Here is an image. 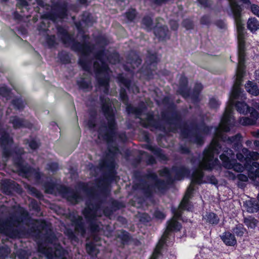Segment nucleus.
I'll return each mask as SVG.
<instances>
[{"instance_id":"1","label":"nucleus","mask_w":259,"mask_h":259,"mask_svg":"<svg viewBox=\"0 0 259 259\" xmlns=\"http://www.w3.org/2000/svg\"><path fill=\"white\" fill-rule=\"evenodd\" d=\"M163 103L168 104V110L162 111L161 116L164 122L169 125V131L175 133L179 129L182 139L202 146L204 143V136L210 133L212 127L206 125L203 121L199 124L192 122L190 124L192 130H190L186 122H182V115L177 111V106L173 102H169V99L165 97Z\"/></svg>"},{"instance_id":"2","label":"nucleus","mask_w":259,"mask_h":259,"mask_svg":"<svg viewBox=\"0 0 259 259\" xmlns=\"http://www.w3.org/2000/svg\"><path fill=\"white\" fill-rule=\"evenodd\" d=\"M102 111L107 120V123L103 126L105 128L103 131L99 129V138H102L108 145L113 143L117 136V125L115 119V113L112 107V103L108 97L103 95L99 97ZM108 150L109 153L114 154L118 151L116 146L109 145Z\"/></svg>"},{"instance_id":"3","label":"nucleus","mask_w":259,"mask_h":259,"mask_svg":"<svg viewBox=\"0 0 259 259\" xmlns=\"http://www.w3.org/2000/svg\"><path fill=\"white\" fill-rule=\"evenodd\" d=\"M57 34L64 44H70L72 42L71 49L77 52L81 53L78 60V64L81 67L83 70L90 72L91 70V62L88 60V57L90 53L94 49L95 46L91 45L88 40L90 39L88 34L81 35V38L83 42L81 43L75 41L69 33L67 29L62 26L57 27Z\"/></svg>"},{"instance_id":"4","label":"nucleus","mask_w":259,"mask_h":259,"mask_svg":"<svg viewBox=\"0 0 259 259\" xmlns=\"http://www.w3.org/2000/svg\"><path fill=\"white\" fill-rule=\"evenodd\" d=\"M144 177L151 179L154 182L150 183L144 179H141L139 183L133 186V188L140 191L145 198L149 200L154 198L155 194H164L169 189V186L173 184L175 181H177L175 179V176L173 178L171 174L166 177V180H164L158 178L157 174L153 171L148 172Z\"/></svg>"},{"instance_id":"5","label":"nucleus","mask_w":259,"mask_h":259,"mask_svg":"<svg viewBox=\"0 0 259 259\" xmlns=\"http://www.w3.org/2000/svg\"><path fill=\"white\" fill-rule=\"evenodd\" d=\"M126 105V111L128 114H133L136 116V118L140 119V124L144 128H147L150 127H153L155 129L161 131H164L165 126L161 124L158 119H156L153 112H148L146 114V117L145 118H140L143 110L146 108L144 104L139 107H136L129 104V102Z\"/></svg>"},{"instance_id":"6","label":"nucleus","mask_w":259,"mask_h":259,"mask_svg":"<svg viewBox=\"0 0 259 259\" xmlns=\"http://www.w3.org/2000/svg\"><path fill=\"white\" fill-rule=\"evenodd\" d=\"M241 92L240 83H235L230 96L229 104L226 107L225 112L221 119L222 126L226 132H229L231 127L234 125L235 119L232 116L234 102L235 100L239 98Z\"/></svg>"},{"instance_id":"7","label":"nucleus","mask_w":259,"mask_h":259,"mask_svg":"<svg viewBox=\"0 0 259 259\" xmlns=\"http://www.w3.org/2000/svg\"><path fill=\"white\" fill-rule=\"evenodd\" d=\"M44 188L48 194H53L56 190L63 198L73 204H77L82 199L79 192L63 185H58L50 181L45 183Z\"/></svg>"},{"instance_id":"8","label":"nucleus","mask_w":259,"mask_h":259,"mask_svg":"<svg viewBox=\"0 0 259 259\" xmlns=\"http://www.w3.org/2000/svg\"><path fill=\"white\" fill-rule=\"evenodd\" d=\"M16 156L13 158V163L17 168L19 174L25 178L33 177L37 181H39L42 174L38 168H35L30 166L28 163H25L21 153L19 151L16 152Z\"/></svg>"},{"instance_id":"9","label":"nucleus","mask_w":259,"mask_h":259,"mask_svg":"<svg viewBox=\"0 0 259 259\" xmlns=\"http://www.w3.org/2000/svg\"><path fill=\"white\" fill-rule=\"evenodd\" d=\"M68 6L67 0L52 2L50 11L45 14V17L53 22L63 20L68 15Z\"/></svg>"},{"instance_id":"10","label":"nucleus","mask_w":259,"mask_h":259,"mask_svg":"<svg viewBox=\"0 0 259 259\" xmlns=\"http://www.w3.org/2000/svg\"><path fill=\"white\" fill-rule=\"evenodd\" d=\"M108 168V171L104 174L102 179L98 181V187L100 193L104 196H107L110 193L109 186L112 183L116 181L117 172L113 164H108L106 162L101 165V167Z\"/></svg>"},{"instance_id":"11","label":"nucleus","mask_w":259,"mask_h":259,"mask_svg":"<svg viewBox=\"0 0 259 259\" xmlns=\"http://www.w3.org/2000/svg\"><path fill=\"white\" fill-rule=\"evenodd\" d=\"M242 141L232 144V148L237 152L236 158L244 164L245 167H251L252 160L259 159V153L250 151L246 148H242Z\"/></svg>"},{"instance_id":"12","label":"nucleus","mask_w":259,"mask_h":259,"mask_svg":"<svg viewBox=\"0 0 259 259\" xmlns=\"http://www.w3.org/2000/svg\"><path fill=\"white\" fill-rule=\"evenodd\" d=\"M14 140L10 136L9 133L5 130L1 132L0 145L2 148V155L5 158H9L13 156V158L16 156V152L19 151L21 153V156L23 154V149H18L12 150L10 147L13 144Z\"/></svg>"},{"instance_id":"13","label":"nucleus","mask_w":259,"mask_h":259,"mask_svg":"<svg viewBox=\"0 0 259 259\" xmlns=\"http://www.w3.org/2000/svg\"><path fill=\"white\" fill-rule=\"evenodd\" d=\"M230 7L236 25L237 37H244L245 36V28L242 18L243 8L241 6L238 4L236 1L232 2L230 3Z\"/></svg>"},{"instance_id":"14","label":"nucleus","mask_w":259,"mask_h":259,"mask_svg":"<svg viewBox=\"0 0 259 259\" xmlns=\"http://www.w3.org/2000/svg\"><path fill=\"white\" fill-rule=\"evenodd\" d=\"M106 56L105 48L104 46H100V49L94 53V57L99 60L101 64L95 61L94 62L95 71L97 73H102L109 70V66L105 61V58Z\"/></svg>"},{"instance_id":"15","label":"nucleus","mask_w":259,"mask_h":259,"mask_svg":"<svg viewBox=\"0 0 259 259\" xmlns=\"http://www.w3.org/2000/svg\"><path fill=\"white\" fill-rule=\"evenodd\" d=\"M2 187L4 193L11 195L13 192L20 194L22 192L21 186L17 182L10 179H6L3 181Z\"/></svg>"},{"instance_id":"16","label":"nucleus","mask_w":259,"mask_h":259,"mask_svg":"<svg viewBox=\"0 0 259 259\" xmlns=\"http://www.w3.org/2000/svg\"><path fill=\"white\" fill-rule=\"evenodd\" d=\"M153 33L160 41L170 38V34L167 26L165 25H160L159 23H157L153 27Z\"/></svg>"},{"instance_id":"17","label":"nucleus","mask_w":259,"mask_h":259,"mask_svg":"<svg viewBox=\"0 0 259 259\" xmlns=\"http://www.w3.org/2000/svg\"><path fill=\"white\" fill-rule=\"evenodd\" d=\"M24 232V229L14 228L9 225H3L0 226V233L12 239L20 238Z\"/></svg>"},{"instance_id":"18","label":"nucleus","mask_w":259,"mask_h":259,"mask_svg":"<svg viewBox=\"0 0 259 259\" xmlns=\"http://www.w3.org/2000/svg\"><path fill=\"white\" fill-rule=\"evenodd\" d=\"M221 144L217 140L213 141L210 146L204 150L203 152L204 157L210 161L212 160L215 154L218 155L221 153Z\"/></svg>"},{"instance_id":"19","label":"nucleus","mask_w":259,"mask_h":259,"mask_svg":"<svg viewBox=\"0 0 259 259\" xmlns=\"http://www.w3.org/2000/svg\"><path fill=\"white\" fill-rule=\"evenodd\" d=\"M171 171L175 176L177 181L184 180L186 177H189L191 174V171L189 168L184 165H173L171 167Z\"/></svg>"},{"instance_id":"20","label":"nucleus","mask_w":259,"mask_h":259,"mask_svg":"<svg viewBox=\"0 0 259 259\" xmlns=\"http://www.w3.org/2000/svg\"><path fill=\"white\" fill-rule=\"evenodd\" d=\"M9 123L12 124L13 127L15 130L22 128H30L32 126L31 124L27 120L23 118H20L17 115L11 116Z\"/></svg>"},{"instance_id":"21","label":"nucleus","mask_w":259,"mask_h":259,"mask_svg":"<svg viewBox=\"0 0 259 259\" xmlns=\"http://www.w3.org/2000/svg\"><path fill=\"white\" fill-rule=\"evenodd\" d=\"M182 225L175 218H171L167 222V227L163 234L169 237L170 233L173 232H178L181 230Z\"/></svg>"},{"instance_id":"22","label":"nucleus","mask_w":259,"mask_h":259,"mask_svg":"<svg viewBox=\"0 0 259 259\" xmlns=\"http://www.w3.org/2000/svg\"><path fill=\"white\" fill-rule=\"evenodd\" d=\"M97 210L91 205V203L86 202V207L83 209L82 213L87 221H95L97 217Z\"/></svg>"},{"instance_id":"23","label":"nucleus","mask_w":259,"mask_h":259,"mask_svg":"<svg viewBox=\"0 0 259 259\" xmlns=\"http://www.w3.org/2000/svg\"><path fill=\"white\" fill-rule=\"evenodd\" d=\"M143 147L151 151L157 158L161 160H167L166 155L163 153V150L156 145L153 146L150 144H145Z\"/></svg>"},{"instance_id":"24","label":"nucleus","mask_w":259,"mask_h":259,"mask_svg":"<svg viewBox=\"0 0 259 259\" xmlns=\"http://www.w3.org/2000/svg\"><path fill=\"white\" fill-rule=\"evenodd\" d=\"M71 221L75 231L81 233L82 235H84L85 233V224L81 217L78 216L76 217L74 216Z\"/></svg>"},{"instance_id":"25","label":"nucleus","mask_w":259,"mask_h":259,"mask_svg":"<svg viewBox=\"0 0 259 259\" xmlns=\"http://www.w3.org/2000/svg\"><path fill=\"white\" fill-rule=\"evenodd\" d=\"M118 80L120 83L123 84L129 91L132 90L133 92L135 93L134 92V90H135L137 93H139V88L135 84H132L131 79L120 74L118 76Z\"/></svg>"},{"instance_id":"26","label":"nucleus","mask_w":259,"mask_h":259,"mask_svg":"<svg viewBox=\"0 0 259 259\" xmlns=\"http://www.w3.org/2000/svg\"><path fill=\"white\" fill-rule=\"evenodd\" d=\"M222 240L228 246H234L237 242L235 235L229 231L225 232L221 236Z\"/></svg>"},{"instance_id":"27","label":"nucleus","mask_w":259,"mask_h":259,"mask_svg":"<svg viewBox=\"0 0 259 259\" xmlns=\"http://www.w3.org/2000/svg\"><path fill=\"white\" fill-rule=\"evenodd\" d=\"M152 66L144 63L139 71L142 75L145 76L147 80H150L153 78L155 69H152Z\"/></svg>"},{"instance_id":"28","label":"nucleus","mask_w":259,"mask_h":259,"mask_svg":"<svg viewBox=\"0 0 259 259\" xmlns=\"http://www.w3.org/2000/svg\"><path fill=\"white\" fill-rule=\"evenodd\" d=\"M204 176V172L201 169H196L192 175L191 183L198 185L204 183L205 182L203 180Z\"/></svg>"},{"instance_id":"29","label":"nucleus","mask_w":259,"mask_h":259,"mask_svg":"<svg viewBox=\"0 0 259 259\" xmlns=\"http://www.w3.org/2000/svg\"><path fill=\"white\" fill-rule=\"evenodd\" d=\"M244 207L249 213H254L259 211V203L254 200H246L244 202Z\"/></svg>"},{"instance_id":"30","label":"nucleus","mask_w":259,"mask_h":259,"mask_svg":"<svg viewBox=\"0 0 259 259\" xmlns=\"http://www.w3.org/2000/svg\"><path fill=\"white\" fill-rule=\"evenodd\" d=\"M252 160L251 167H245L248 169V176L253 180L259 178V164Z\"/></svg>"},{"instance_id":"31","label":"nucleus","mask_w":259,"mask_h":259,"mask_svg":"<svg viewBox=\"0 0 259 259\" xmlns=\"http://www.w3.org/2000/svg\"><path fill=\"white\" fill-rule=\"evenodd\" d=\"M246 91L252 96L259 95V89L256 83L248 80L245 84Z\"/></svg>"},{"instance_id":"32","label":"nucleus","mask_w":259,"mask_h":259,"mask_svg":"<svg viewBox=\"0 0 259 259\" xmlns=\"http://www.w3.org/2000/svg\"><path fill=\"white\" fill-rule=\"evenodd\" d=\"M234 106L239 113L243 114H247L248 108H250L245 102L240 101H238L236 103L234 102Z\"/></svg>"},{"instance_id":"33","label":"nucleus","mask_w":259,"mask_h":259,"mask_svg":"<svg viewBox=\"0 0 259 259\" xmlns=\"http://www.w3.org/2000/svg\"><path fill=\"white\" fill-rule=\"evenodd\" d=\"M247 27L251 32H254L259 30V22L255 17L250 18L247 21Z\"/></svg>"},{"instance_id":"34","label":"nucleus","mask_w":259,"mask_h":259,"mask_svg":"<svg viewBox=\"0 0 259 259\" xmlns=\"http://www.w3.org/2000/svg\"><path fill=\"white\" fill-rule=\"evenodd\" d=\"M232 232L234 235L239 237L243 236L245 233H247V229L244 228L243 225L240 223L232 229Z\"/></svg>"},{"instance_id":"35","label":"nucleus","mask_w":259,"mask_h":259,"mask_svg":"<svg viewBox=\"0 0 259 259\" xmlns=\"http://www.w3.org/2000/svg\"><path fill=\"white\" fill-rule=\"evenodd\" d=\"M141 23L148 31L153 29V20L150 16H144L142 19Z\"/></svg>"},{"instance_id":"36","label":"nucleus","mask_w":259,"mask_h":259,"mask_svg":"<svg viewBox=\"0 0 259 259\" xmlns=\"http://www.w3.org/2000/svg\"><path fill=\"white\" fill-rule=\"evenodd\" d=\"M243 222L248 228L252 229H255L258 223V221L252 216L244 217Z\"/></svg>"},{"instance_id":"37","label":"nucleus","mask_w":259,"mask_h":259,"mask_svg":"<svg viewBox=\"0 0 259 259\" xmlns=\"http://www.w3.org/2000/svg\"><path fill=\"white\" fill-rule=\"evenodd\" d=\"M117 237L120 239L123 245L128 244L129 242L132 240V237L130 234L124 230H121L120 233L118 235Z\"/></svg>"},{"instance_id":"38","label":"nucleus","mask_w":259,"mask_h":259,"mask_svg":"<svg viewBox=\"0 0 259 259\" xmlns=\"http://www.w3.org/2000/svg\"><path fill=\"white\" fill-rule=\"evenodd\" d=\"M190 198H186L184 197L182 200L179 207L183 210L190 211L193 207V205L192 202L190 201Z\"/></svg>"},{"instance_id":"39","label":"nucleus","mask_w":259,"mask_h":259,"mask_svg":"<svg viewBox=\"0 0 259 259\" xmlns=\"http://www.w3.org/2000/svg\"><path fill=\"white\" fill-rule=\"evenodd\" d=\"M11 103L13 106L14 109L18 110H23L25 107L26 103L21 98H15L12 99Z\"/></svg>"},{"instance_id":"40","label":"nucleus","mask_w":259,"mask_h":259,"mask_svg":"<svg viewBox=\"0 0 259 259\" xmlns=\"http://www.w3.org/2000/svg\"><path fill=\"white\" fill-rule=\"evenodd\" d=\"M77 188L78 190L82 191L89 195H94V189L90 187L88 184L85 182H80L77 184Z\"/></svg>"},{"instance_id":"41","label":"nucleus","mask_w":259,"mask_h":259,"mask_svg":"<svg viewBox=\"0 0 259 259\" xmlns=\"http://www.w3.org/2000/svg\"><path fill=\"white\" fill-rule=\"evenodd\" d=\"M58 58L63 64H68L71 63V58L68 53L62 51L58 54Z\"/></svg>"},{"instance_id":"42","label":"nucleus","mask_w":259,"mask_h":259,"mask_svg":"<svg viewBox=\"0 0 259 259\" xmlns=\"http://www.w3.org/2000/svg\"><path fill=\"white\" fill-rule=\"evenodd\" d=\"M127 60L129 63L132 66H134V68H135V66L138 67L141 64L142 62L141 58L137 54H134L133 56L129 55L128 56Z\"/></svg>"},{"instance_id":"43","label":"nucleus","mask_w":259,"mask_h":259,"mask_svg":"<svg viewBox=\"0 0 259 259\" xmlns=\"http://www.w3.org/2000/svg\"><path fill=\"white\" fill-rule=\"evenodd\" d=\"M16 7L20 10L21 13H24V9H25L27 12H29L30 5L29 4L27 0H16Z\"/></svg>"},{"instance_id":"44","label":"nucleus","mask_w":259,"mask_h":259,"mask_svg":"<svg viewBox=\"0 0 259 259\" xmlns=\"http://www.w3.org/2000/svg\"><path fill=\"white\" fill-rule=\"evenodd\" d=\"M138 13L135 8H130L125 13L124 16L130 22H133L136 19Z\"/></svg>"},{"instance_id":"45","label":"nucleus","mask_w":259,"mask_h":259,"mask_svg":"<svg viewBox=\"0 0 259 259\" xmlns=\"http://www.w3.org/2000/svg\"><path fill=\"white\" fill-rule=\"evenodd\" d=\"M96 79L99 86L103 87L110 83V77L108 75H105L103 77H99L98 75L101 73H97L96 72Z\"/></svg>"},{"instance_id":"46","label":"nucleus","mask_w":259,"mask_h":259,"mask_svg":"<svg viewBox=\"0 0 259 259\" xmlns=\"http://www.w3.org/2000/svg\"><path fill=\"white\" fill-rule=\"evenodd\" d=\"M230 157V156L226 155L225 154H221L220 155V158L222 161V164L226 168H231L233 166Z\"/></svg>"},{"instance_id":"47","label":"nucleus","mask_w":259,"mask_h":259,"mask_svg":"<svg viewBox=\"0 0 259 259\" xmlns=\"http://www.w3.org/2000/svg\"><path fill=\"white\" fill-rule=\"evenodd\" d=\"M169 237L165 236L163 234L161 238L158 241L154 249L157 250L160 252H162V250L163 248L164 245L166 244Z\"/></svg>"},{"instance_id":"48","label":"nucleus","mask_w":259,"mask_h":259,"mask_svg":"<svg viewBox=\"0 0 259 259\" xmlns=\"http://www.w3.org/2000/svg\"><path fill=\"white\" fill-rule=\"evenodd\" d=\"M207 221L212 225H217L220 221L218 216L214 212H209L207 215Z\"/></svg>"},{"instance_id":"49","label":"nucleus","mask_w":259,"mask_h":259,"mask_svg":"<svg viewBox=\"0 0 259 259\" xmlns=\"http://www.w3.org/2000/svg\"><path fill=\"white\" fill-rule=\"evenodd\" d=\"M145 64L156 67L157 64V56L156 54H151L148 57Z\"/></svg>"},{"instance_id":"50","label":"nucleus","mask_w":259,"mask_h":259,"mask_svg":"<svg viewBox=\"0 0 259 259\" xmlns=\"http://www.w3.org/2000/svg\"><path fill=\"white\" fill-rule=\"evenodd\" d=\"M119 99L124 104H127L129 102V98L126 89L122 87L120 88L119 90Z\"/></svg>"},{"instance_id":"51","label":"nucleus","mask_w":259,"mask_h":259,"mask_svg":"<svg viewBox=\"0 0 259 259\" xmlns=\"http://www.w3.org/2000/svg\"><path fill=\"white\" fill-rule=\"evenodd\" d=\"M46 41L50 48H52L57 45L56 38L55 35L47 34L46 37Z\"/></svg>"},{"instance_id":"52","label":"nucleus","mask_w":259,"mask_h":259,"mask_svg":"<svg viewBox=\"0 0 259 259\" xmlns=\"http://www.w3.org/2000/svg\"><path fill=\"white\" fill-rule=\"evenodd\" d=\"M28 190L30 194L33 196L35 197L39 200H42L44 198V195L42 193L37 189L35 187L30 186Z\"/></svg>"},{"instance_id":"53","label":"nucleus","mask_w":259,"mask_h":259,"mask_svg":"<svg viewBox=\"0 0 259 259\" xmlns=\"http://www.w3.org/2000/svg\"><path fill=\"white\" fill-rule=\"evenodd\" d=\"M81 20L86 25L92 24L93 21L92 14L87 12H83L82 15Z\"/></svg>"},{"instance_id":"54","label":"nucleus","mask_w":259,"mask_h":259,"mask_svg":"<svg viewBox=\"0 0 259 259\" xmlns=\"http://www.w3.org/2000/svg\"><path fill=\"white\" fill-rule=\"evenodd\" d=\"M178 92L184 98H187L190 96L191 91L188 87H179Z\"/></svg>"},{"instance_id":"55","label":"nucleus","mask_w":259,"mask_h":259,"mask_svg":"<svg viewBox=\"0 0 259 259\" xmlns=\"http://www.w3.org/2000/svg\"><path fill=\"white\" fill-rule=\"evenodd\" d=\"M124 206L122 202L117 200H113L110 204V207L114 212L123 208Z\"/></svg>"},{"instance_id":"56","label":"nucleus","mask_w":259,"mask_h":259,"mask_svg":"<svg viewBox=\"0 0 259 259\" xmlns=\"http://www.w3.org/2000/svg\"><path fill=\"white\" fill-rule=\"evenodd\" d=\"M85 249L87 252L91 255H92L95 253L96 250V246L94 243L90 242L87 243L85 245Z\"/></svg>"},{"instance_id":"57","label":"nucleus","mask_w":259,"mask_h":259,"mask_svg":"<svg viewBox=\"0 0 259 259\" xmlns=\"http://www.w3.org/2000/svg\"><path fill=\"white\" fill-rule=\"evenodd\" d=\"M200 94H199V92L195 91H193V92H190V98L192 100V102L194 105L198 104L200 102V99L199 98Z\"/></svg>"},{"instance_id":"58","label":"nucleus","mask_w":259,"mask_h":259,"mask_svg":"<svg viewBox=\"0 0 259 259\" xmlns=\"http://www.w3.org/2000/svg\"><path fill=\"white\" fill-rule=\"evenodd\" d=\"M242 136L240 134L238 133L233 136L228 137L227 141L229 143L233 144L242 141Z\"/></svg>"},{"instance_id":"59","label":"nucleus","mask_w":259,"mask_h":259,"mask_svg":"<svg viewBox=\"0 0 259 259\" xmlns=\"http://www.w3.org/2000/svg\"><path fill=\"white\" fill-rule=\"evenodd\" d=\"M77 84L79 89L81 90L88 89L90 87L91 82L87 81L84 78L77 81Z\"/></svg>"},{"instance_id":"60","label":"nucleus","mask_w":259,"mask_h":259,"mask_svg":"<svg viewBox=\"0 0 259 259\" xmlns=\"http://www.w3.org/2000/svg\"><path fill=\"white\" fill-rule=\"evenodd\" d=\"M240 121L241 124L244 126L253 125L256 123L254 120H253L251 117H242Z\"/></svg>"},{"instance_id":"61","label":"nucleus","mask_w":259,"mask_h":259,"mask_svg":"<svg viewBox=\"0 0 259 259\" xmlns=\"http://www.w3.org/2000/svg\"><path fill=\"white\" fill-rule=\"evenodd\" d=\"M89 223V229L92 233H97L100 231V227L95 221H87Z\"/></svg>"},{"instance_id":"62","label":"nucleus","mask_w":259,"mask_h":259,"mask_svg":"<svg viewBox=\"0 0 259 259\" xmlns=\"http://www.w3.org/2000/svg\"><path fill=\"white\" fill-rule=\"evenodd\" d=\"M96 42L98 45H100V46H104V48L109 44L108 39L104 36H98L96 38Z\"/></svg>"},{"instance_id":"63","label":"nucleus","mask_w":259,"mask_h":259,"mask_svg":"<svg viewBox=\"0 0 259 259\" xmlns=\"http://www.w3.org/2000/svg\"><path fill=\"white\" fill-rule=\"evenodd\" d=\"M247 113H249L250 117H251L253 120H254V121L256 122L259 116L257 111L254 108L250 107L249 108H248Z\"/></svg>"},{"instance_id":"64","label":"nucleus","mask_w":259,"mask_h":259,"mask_svg":"<svg viewBox=\"0 0 259 259\" xmlns=\"http://www.w3.org/2000/svg\"><path fill=\"white\" fill-rule=\"evenodd\" d=\"M10 253V249L7 246H1L0 247V258L4 259L7 257Z\"/></svg>"}]
</instances>
